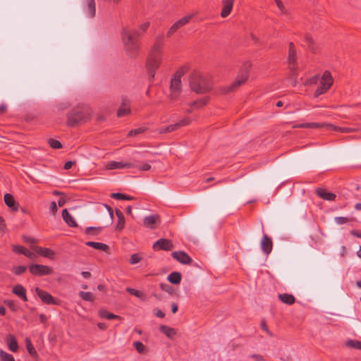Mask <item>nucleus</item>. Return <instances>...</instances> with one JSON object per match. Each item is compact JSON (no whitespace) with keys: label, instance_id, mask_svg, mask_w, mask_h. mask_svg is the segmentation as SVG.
<instances>
[{"label":"nucleus","instance_id":"f257e3e1","mask_svg":"<svg viewBox=\"0 0 361 361\" xmlns=\"http://www.w3.org/2000/svg\"><path fill=\"white\" fill-rule=\"evenodd\" d=\"M120 34L126 54L130 57H133L138 48L137 39L140 35L139 32L128 25H123Z\"/></svg>","mask_w":361,"mask_h":361},{"label":"nucleus","instance_id":"f03ea898","mask_svg":"<svg viewBox=\"0 0 361 361\" xmlns=\"http://www.w3.org/2000/svg\"><path fill=\"white\" fill-rule=\"evenodd\" d=\"M189 83L191 90L198 94L205 93L210 89L208 80L197 73L190 75Z\"/></svg>","mask_w":361,"mask_h":361},{"label":"nucleus","instance_id":"7ed1b4c3","mask_svg":"<svg viewBox=\"0 0 361 361\" xmlns=\"http://www.w3.org/2000/svg\"><path fill=\"white\" fill-rule=\"evenodd\" d=\"M183 75V71H178L172 78L170 84L169 97L171 100H176L181 92V77Z\"/></svg>","mask_w":361,"mask_h":361},{"label":"nucleus","instance_id":"20e7f679","mask_svg":"<svg viewBox=\"0 0 361 361\" xmlns=\"http://www.w3.org/2000/svg\"><path fill=\"white\" fill-rule=\"evenodd\" d=\"M88 117L87 113L79 109H73L67 115V123L70 126H75L87 120Z\"/></svg>","mask_w":361,"mask_h":361},{"label":"nucleus","instance_id":"39448f33","mask_svg":"<svg viewBox=\"0 0 361 361\" xmlns=\"http://www.w3.org/2000/svg\"><path fill=\"white\" fill-rule=\"evenodd\" d=\"M333 78L329 71H325L321 78L319 86L314 92V96L319 97L320 94L325 93L332 85Z\"/></svg>","mask_w":361,"mask_h":361},{"label":"nucleus","instance_id":"423d86ee","mask_svg":"<svg viewBox=\"0 0 361 361\" xmlns=\"http://www.w3.org/2000/svg\"><path fill=\"white\" fill-rule=\"evenodd\" d=\"M249 77V71L247 68H243L240 71L238 78L235 82H233L231 85L227 86L224 88L223 91L225 93H228L230 92L234 91L237 87L243 85Z\"/></svg>","mask_w":361,"mask_h":361},{"label":"nucleus","instance_id":"0eeeda50","mask_svg":"<svg viewBox=\"0 0 361 361\" xmlns=\"http://www.w3.org/2000/svg\"><path fill=\"white\" fill-rule=\"evenodd\" d=\"M161 61V57L158 52H155L149 59L147 61V68L152 78L154 77V71L159 67Z\"/></svg>","mask_w":361,"mask_h":361},{"label":"nucleus","instance_id":"6e6552de","mask_svg":"<svg viewBox=\"0 0 361 361\" xmlns=\"http://www.w3.org/2000/svg\"><path fill=\"white\" fill-rule=\"evenodd\" d=\"M306 126H307V128H319L322 126H326L327 128H329L330 129L338 130L341 133H350V132H354V131L357 130L356 128H338V127L334 126L332 124H329V123L321 124V123H307Z\"/></svg>","mask_w":361,"mask_h":361},{"label":"nucleus","instance_id":"1a4fd4ad","mask_svg":"<svg viewBox=\"0 0 361 361\" xmlns=\"http://www.w3.org/2000/svg\"><path fill=\"white\" fill-rule=\"evenodd\" d=\"M29 270L32 274L38 276L48 275L52 272V270L50 267L37 264L30 265Z\"/></svg>","mask_w":361,"mask_h":361},{"label":"nucleus","instance_id":"9d476101","mask_svg":"<svg viewBox=\"0 0 361 361\" xmlns=\"http://www.w3.org/2000/svg\"><path fill=\"white\" fill-rule=\"evenodd\" d=\"M133 167H135L134 164L126 161H112L105 164V169L106 170L123 169Z\"/></svg>","mask_w":361,"mask_h":361},{"label":"nucleus","instance_id":"9b49d317","mask_svg":"<svg viewBox=\"0 0 361 361\" xmlns=\"http://www.w3.org/2000/svg\"><path fill=\"white\" fill-rule=\"evenodd\" d=\"M173 247L172 243L169 240L161 238L157 240L153 245L154 250H170Z\"/></svg>","mask_w":361,"mask_h":361},{"label":"nucleus","instance_id":"f8f14e48","mask_svg":"<svg viewBox=\"0 0 361 361\" xmlns=\"http://www.w3.org/2000/svg\"><path fill=\"white\" fill-rule=\"evenodd\" d=\"M35 292L39 298L47 304H56L55 299L47 292L43 291L37 288Z\"/></svg>","mask_w":361,"mask_h":361},{"label":"nucleus","instance_id":"ddd939ff","mask_svg":"<svg viewBox=\"0 0 361 361\" xmlns=\"http://www.w3.org/2000/svg\"><path fill=\"white\" fill-rule=\"evenodd\" d=\"M172 256L176 260L184 264H188L191 262V258L185 252H173Z\"/></svg>","mask_w":361,"mask_h":361},{"label":"nucleus","instance_id":"4468645a","mask_svg":"<svg viewBox=\"0 0 361 361\" xmlns=\"http://www.w3.org/2000/svg\"><path fill=\"white\" fill-rule=\"evenodd\" d=\"M159 222V217L157 215H151L145 216L143 220V224L145 226L154 228L156 227V225Z\"/></svg>","mask_w":361,"mask_h":361},{"label":"nucleus","instance_id":"2eb2a0df","mask_svg":"<svg viewBox=\"0 0 361 361\" xmlns=\"http://www.w3.org/2000/svg\"><path fill=\"white\" fill-rule=\"evenodd\" d=\"M261 249L265 254H269L272 250V242L271 240L267 235H264L261 240Z\"/></svg>","mask_w":361,"mask_h":361},{"label":"nucleus","instance_id":"dca6fc26","mask_svg":"<svg viewBox=\"0 0 361 361\" xmlns=\"http://www.w3.org/2000/svg\"><path fill=\"white\" fill-rule=\"evenodd\" d=\"M234 0H223V8L221 12L222 18L227 17L231 12Z\"/></svg>","mask_w":361,"mask_h":361},{"label":"nucleus","instance_id":"f3484780","mask_svg":"<svg viewBox=\"0 0 361 361\" xmlns=\"http://www.w3.org/2000/svg\"><path fill=\"white\" fill-rule=\"evenodd\" d=\"M160 331L164 334L169 338H173L176 335V330L173 328L169 327L166 325H161L159 327Z\"/></svg>","mask_w":361,"mask_h":361},{"label":"nucleus","instance_id":"a211bd4d","mask_svg":"<svg viewBox=\"0 0 361 361\" xmlns=\"http://www.w3.org/2000/svg\"><path fill=\"white\" fill-rule=\"evenodd\" d=\"M317 194L320 197H322V199L326 200L332 201V200H334V199L336 198L335 194H334L332 192H329L324 189H318L317 190Z\"/></svg>","mask_w":361,"mask_h":361},{"label":"nucleus","instance_id":"6ab92c4d","mask_svg":"<svg viewBox=\"0 0 361 361\" xmlns=\"http://www.w3.org/2000/svg\"><path fill=\"white\" fill-rule=\"evenodd\" d=\"M13 293L21 298L24 301L27 300L25 289L20 284H18L13 288Z\"/></svg>","mask_w":361,"mask_h":361},{"label":"nucleus","instance_id":"aec40b11","mask_svg":"<svg viewBox=\"0 0 361 361\" xmlns=\"http://www.w3.org/2000/svg\"><path fill=\"white\" fill-rule=\"evenodd\" d=\"M4 202L5 204L11 208L12 210H17L16 202L13 198V197L11 194H6L4 195Z\"/></svg>","mask_w":361,"mask_h":361},{"label":"nucleus","instance_id":"412c9836","mask_svg":"<svg viewBox=\"0 0 361 361\" xmlns=\"http://www.w3.org/2000/svg\"><path fill=\"white\" fill-rule=\"evenodd\" d=\"M62 217L68 226H77L73 217L68 212L66 209L63 210Z\"/></svg>","mask_w":361,"mask_h":361},{"label":"nucleus","instance_id":"4be33fe9","mask_svg":"<svg viewBox=\"0 0 361 361\" xmlns=\"http://www.w3.org/2000/svg\"><path fill=\"white\" fill-rule=\"evenodd\" d=\"M8 348L12 352H16L18 349V345L14 336L10 335L7 340Z\"/></svg>","mask_w":361,"mask_h":361},{"label":"nucleus","instance_id":"5701e85b","mask_svg":"<svg viewBox=\"0 0 361 361\" xmlns=\"http://www.w3.org/2000/svg\"><path fill=\"white\" fill-rule=\"evenodd\" d=\"M87 4V15L89 18H93L95 15V3L94 0H86Z\"/></svg>","mask_w":361,"mask_h":361},{"label":"nucleus","instance_id":"b1692460","mask_svg":"<svg viewBox=\"0 0 361 361\" xmlns=\"http://www.w3.org/2000/svg\"><path fill=\"white\" fill-rule=\"evenodd\" d=\"M279 298L283 303L287 305H292L295 300L293 295L287 293L279 294Z\"/></svg>","mask_w":361,"mask_h":361},{"label":"nucleus","instance_id":"393cba45","mask_svg":"<svg viewBox=\"0 0 361 361\" xmlns=\"http://www.w3.org/2000/svg\"><path fill=\"white\" fill-rule=\"evenodd\" d=\"M179 128H180V125H178V123L177 122V123H176L174 124L169 125V126H168L166 128H159V129L157 130V131H158L159 133L163 134V133H167L173 132L174 130H176Z\"/></svg>","mask_w":361,"mask_h":361},{"label":"nucleus","instance_id":"a878e982","mask_svg":"<svg viewBox=\"0 0 361 361\" xmlns=\"http://www.w3.org/2000/svg\"><path fill=\"white\" fill-rule=\"evenodd\" d=\"M130 112V109L126 101H123L121 107L118 110L117 115L118 116H123L125 115L128 114Z\"/></svg>","mask_w":361,"mask_h":361},{"label":"nucleus","instance_id":"bb28decb","mask_svg":"<svg viewBox=\"0 0 361 361\" xmlns=\"http://www.w3.org/2000/svg\"><path fill=\"white\" fill-rule=\"evenodd\" d=\"M116 214L118 219V224L116 225V229L117 230H122L124 227V224H125V218H124V216L123 214V213L118 210V209H116Z\"/></svg>","mask_w":361,"mask_h":361},{"label":"nucleus","instance_id":"cd10ccee","mask_svg":"<svg viewBox=\"0 0 361 361\" xmlns=\"http://www.w3.org/2000/svg\"><path fill=\"white\" fill-rule=\"evenodd\" d=\"M168 280L173 284H178L181 280V275L178 272H173L168 276Z\"/></svg>","mask_w":361,"mask_h":361},{"label":"nucleus","instance_id":"c85d7f7f","mask_svg":"<svg viewBox=\"0 0 361 361\" xmlns=\"http://www.w3.org/2000/svg\"><path fill=\"white\" fill-rule=\"evenodd\" d=\"M86 244L88 246H90L92 247H94L97 250H102L104 251H106L108 250V246L106 244L102 243H96V242H87Z\"/></svg>","mask_w":361,"mask_h":361},{"label":"nucleus","instance_id":"c756f323","mask_svg":"<svg viewBox=\"0 0 361 361\" xmlns=\"http://www.w3.org/2000/svg\"><path fill=\"white\" fill-rule=\"evenodd\" d=\"M79 295L84 300L89 301V302H92L95 299V297L93 295V293H92L90 292L80 291Z\"/></svg>","mask_w":361,"mask_h":361},{"label":"nucleus","instance_id":"7c9ffc66","mask_svg":"<svg viewBox=\"0 0 361 361\" xmlns=\"http://www.w3.org/2000/svg\"><path fill=\"white\" fill-rule=\"evenodd\" d=\"M288 63L290 66L291 69H293V66L296 63L297 58H296V51H293L291 50V51H288Z\"/></svg>","mask_w":361,"mask_h":361},{"label":"nucleus","instance_id":"2f4dec72","mask_svg":"<svg viewBox=\"0 0 361 361\" xmlns=\"http://www.w3.org/2000/svg\"><path fill=\"white\" fill-rule=\"evenodd\" d=\"M99 315L102 318H106L109 319L119 318L118 315L110 313L106 310H100L99 311Z\"/></svg>","mask_w":361,"mask_h":361},{"label":"nucleus","instance_id":"473e14b6","mask_svg":"<svg viewBox=\"0 0 361 361\" xmlns=\"http://www.w3.org/2000/svg\"><path fill=\"white\" fill-rule=\"evenodd\" d=\"M194 16L192 14H190V15H188V16H185L184 17H183L182 18L179 19L178 20H177L176 22V23L178 25V27L180 28V27L186 25L187 23H189V21L190 20V19L193 17Z\"/></svg>","mask_w":361,"mask_h":361},{"label":"nucleus","instance_id":"72a5a7b5","mask_svg":"<svg viewBox=\"0 0 361 361\" xmlns=\"http://www.w3.org/2000/svg\"><path fill=\"white\" fill-rule=\"evenodd\" d=\"M25 343H26L27 350L29 354L31 355L32 356H37V351L35 350L30 338H27L25 339Z\"/></svg>","mask_w":361,"mask_h":361},{"label":"nucleus","instance_id":"f704fd0d","mask_svg":"<svg viewBox=\"0 0 361 361\" xmlns=\"http://www.w3.org/2000/svg\"><path fill=\"white\" fill-rule=\"evenodd\" d=\"M0 358L1 361H16L12 355L0 350Z\"/></svg>","mask_w":361,"mask_h":361},{"label":"nucleus","instance_id":"c9c22d12","mask_svg":"<svg viewBox=\"0 0 361 361\" xmlns=\"http://www.w3.org/2000/svg\"><path fill=\"white\" fill-rule=\"evenodd\" d=\"M126 290L129 293L135 295L137 298H141V299H144L145 297V294L142 292L140 291V290H135V289H133V288H127Z\"/></svg>","mask_w":361,"mask_h":361},{"label":"nucleus","instance_id":"e433bc0d","mask_svg":"<svg viewBox=\"0 0 361 361\" xmlns=\"http://www.w3.org/2000/svg\"><path fill=\"white\" fill-rule=\"evenodd\" d=\"M346 345L350 348L361 350V342L358 341L348 340L346 342Z\"/></svg>","mask_w":361,"mask_h":361},{"label":"nucleus","instance_id":"4c0bfd02","mask_svg":"<svg viewBox=\"0 0 361 361\" xmlns=\"http://www.w3.org/2000/svg\"><path fill=\"white\" fill-rule=\"evenodd\" d=\"M146 130H147L146 128H144V127H140V128H138L137 129L131 130L128 133V136H129V137L136 136L138 134H140V133H142L145 132Z\"/></svg>","mask_w":361,"mask_h":361},{"label":"nucleus","instance_id":"58836bf2","mask_svg":"<svg viewBox=\"0 0 361 361\" xmlns=\"http://www.w3.org/2000/svg\"><path fill=\"white\" fill-rule=\"evenodd\" d=\"M48 142L52 148L60 149L62 147L61 142L56 140L49 139Z\"/></svg>","mask_w":361,"mask_h":361},{"label":"nucleus","instance_id":"ea45409f","mask_svg":"<svg viewBox=\"0 0 361 361\" xmlns=\"http://www.w3.org/2000/svg\"><path fill=\"white\" fill-rule=\"evenodd\" d=\"M134 346L137 351L140 353H144L145 352V346L140 341L134 343Z\"/></svg>","mask_w":361,"mask_h":361},{"label":"nucleus","instance_id":"a19ab883","mask_svg":"<svg viewBox=\"0 0 361 361\" xmlns=\"http://www.w3.org/2000/svg\"><path fill=\"white\" fill-rule=\"evenodd\" d=\"M102 228H96V227H88L85 230V233L89 235H94L101 231Z\"/></svg>","mask_w":361,"mask_h":361},{"label":"nucleus","instance_id":"79ce46f5","mask_svg":"<svg viewBox=\"0 0 361 361\" xmlns=\"http://www.w3.org/2000/svg\"><path fill=\"white\" fill-rule=\"evenodd\" d=\"M26 269L27 268L25 266H18L13 268V271L16 275H20L25 272Z\"/></svg>","mask_w":361,"mask_h":361},{"label":"nucleus","instance_id":"37998d69","mask_svg":"<svg viewBox=\"0 0 361 361\" xmlns=\"http://www.w3.org/2000/svg\"><path fill=\"white\" fill-rule=\"evenodd\" d=\"M42 256L49 259H53L54 256V252L49 248H44Z\"/></svg>","mask_w":361,"mask_h":361},{"label":"nucleus","instance_id":"c03bdc74","mask_svg":"<svg viewBox=\"0 0 361 361\" xmlns=\"http://www.w3.org/2000/svg\"><path fill=\"white\" fill-rule=\"evenodd\" d=\"M334 221L337 224H343L349 221V219L346 217L337 216L334 218Z\"/></svg>","mask_w":361,"mask_h":361},{"label":"nucleus","instance_id":"a18cd8bd","mask_svg":"<svg viewBox=\"0 0 361 361\" xmlns=\"http://www.w3.org/2000/svg\"><path fill=\"white\" fill-rule=\"evenodd\" d=\"M191 123V119L190 118L185 117L180 119L178 121V125H180V128L182 126H188Z\"/></svg>","mask_w":361,"mask_h":361},{"label":"nucleus","instance_id":"49530a36","mask_svg":"<svg viewBox=\"0 0 361 361\" xmlns=\"http://www.w3.org/2000/svg\"><path fill=\"white\" fill-rule=\"evenodd\" d=\"M13 250L15 252L23 254L24 255H25V252L27 250L26 248H25L23 246H20V245H13Z\"/></svg>","mask_w":361,"mask_h":361},{"label":"nucleus","instance_id":"de8ad7c7","mask_svg":"<svg viewBox=\"0 0 361 361\" xmlns=\"http://www.w3.org/2000/svg\"><path fill=\"white\" fill-rule=\"evenodd\" d=\"M178 29L179 27L178 25L176 23H174L168 31V36L172 35Z\"/></svg>","mask_w":361,"mask_h":361},{"label":"nucleus","instance_id":"09e8293b","mask_svg":"<svg viewBox=\"0 0 361 361\" xmlns=\"http://www.w3.org/2000/svg\"><path fill=\"white\" fill-rule=\"evenodd\" d=\"M161 288L165 291V292H167L170 294H172L173 293V288H171V286H169V285L167 284H161Z\"/></svg>","mask_w":361,"mask_h":361},{"label":"nucleus","instance_id":"8fccbe9b","mask_svg":"<svg viewBox=\"0 0 361 361\" xmlns=\"http://www.w3.org/2000/svg\"><path fill=\"white\" fill-rule=\"evenodd\" d=\"M275 2L278 6V8L283 13H286V9L281 0H275Z\"/></svg>","mask_w":361,"mask_h":361},{"label":"nucleus","instance_id":"3c124183","mask_svg":"<svg viewBox=\"0 0 361 361\" xmlns=\"http://www.w3.org/2000/svg\"><path fill=\"white\" fill-rule=\"evenodd\" d=\"M140 260V257L136 254L133 255L130 257V263L133 264H137Z\"/></svg>","mask_w":361,"mask_h":361},{"label":"nucleus","instance_id":"603ef678","mask_svg":"<svg viewBox=\"0 0 361 361\" xmlns=\"http://www.w3.org/2000/svg\"><path fill=\"white\" fill-rule=\"evenodd\" d=\"M5 303L9 307V308L13 310H16V305L15 302L13 300H6L5 301Z\"/></svg>","mask_w":361,"mask_h":361},{"label":"nucleus","instance_id":"864d4df0","mask_svg":"<svg viewBox=\"0 0 361 361\" xmlns=\"http://www.w3.org/2000/svg\"><path fill=\"white\" fill-rule=\"evenodd\" d=\"M5 226L6 225L4 220L2 217L0 216V236L2 235L4 233Z\"/></svg>","mask_w":361,"mask_h":361},{"label":"nucleus","instance_id":"5fc2aeb1","mask_svg":"<svg viewBox=\"0 0 361 361\" xmlns=\"http://www.w3.org/2000/svg\"><path fill=\"white\" fill-rule=\"evenodd\" d=\"M111 197L116 200H124L125 195L122 193H112Z\"/></svg>","mask_w":361,"mask_h":361},{"label":"nucleus","instance_id":"6e6d98bb","mask_svg":"<svg viewBox=\"0 0 361 361\" xmlns=\"http://www.w3.org/2000/svg\"><path fill=\"white\" fill-rule=\"evenodd\" d=\"M261 328L262 329V330L264 331H265L266 333H267L269 336H272V334L271 332L268 329V326H267V324H265L264 322H262L261 323Z\"/></svg>","mask_w":361,"mask_h":361},{"label":"nucleus","instance_id":"4d7b16f0","mask_svg":"<svg viewBox=\"0 0 361 361\" xmlns=\"http://www.w3.org/2000/svg\"><path fill=\"white\" fill-rule=\"evenodd\" d=\"M149 25H150L149 22H145L140 25V30L142 32H145L149 27Z\"/></svg>","mask_w":361,"mask_h":361},{"label":"nucleus","instance_id":"13d9d810","mask_svg":"<svg viewBox=\"0 0 361 361\" xmlns=\"http://www.w3.org/2000/svg\"><path fill=\"white\" fill-rule=\"evenodd\" d=\"M50 209L54 215L57 212L58 209L55 202H51Z\"/></svg>","mask_w":361,"mask_h":361},{"label":"nucleus","instance_id":"bf43d9fd","mask_svg":"<svg viewBox=\"0 0 361 361\" xmlns=\"http://www.w3.org/2000/svg\"><path fill=\"white\" fill-rule=\"evenodd\" d=\"M150 169H151V166L147 163L142 164L140 166V169L142 171H149Z\"/></svg>","mask_w":361,"mask_h":361},{"label":"nucleus","instance_id":"052dcab7","mask_svg":"<svg viewBox=\"0 0 361 361\" xmlns=\"http://www.w3.org/2000/svg\"><path fill=\"white\" fill-rule=\"evenodd\" d=\"M317 80H318V76L316 75V76L310 78L308 81H307V85L316 84L317 82Z\"/></svg>","mask_w":361,"mask_h":361},{"label":"nucleus","instance_id":"680f3d73","mask_svg":"<svg viewBox=\"0 0 361 361\" xmlns=\"http://www.w3.org/2000/svg\"><path fill=\"white\" fill-rule=\"evenodd\" d=\"M25 255L31 259H33L36 257V255L34 253L27 250H26Z\"/></svg>","mask_w":361,"mask_h":361},{"label":"nucleus","instance_id":"e2e57ef3","mask_svg":"<svg viewBox=\"0 0 361 361\" xmlns=\"http://www.w3.org/2000/svg\"><path fill=\"white\" fill-rule=\"evenodd\" d=\"M251 357L255 360V361H264V358L262 356L259 355H252L251 356Z\"/></svg>","mask_w":361,"mask_h":361},{"label":"nucleus","instance_id":"0e129e2a","mask_svg":"<svg viewBox=\"0 0 361 361\" xmlns=\"http://www.w3.org/2000/svg\"><path fill=\"white\" fill-rule=\"evenodd\" d=\"M74 164H75V162H73L72 161H67L64 165V169H70L74 165Z\"/></svg>","mask_w":361,"mask_h":361},{"label":"nucleus","instance_id":"69168bd1","mask_svg":"<svg viewBox=\"0 0 361 361\" xmlns=\"http://www.w3.org/2000/svg\"><path fill=\"white\" fill-rule=\"evenodd\" d=\"M155 315L160 318H163L165 316L164 313L160 310H155Z\"/></svg>","mask_w":361,"mask_h":361},{"label":"nucleus","instance_id":"338daca9","mask_svg":"<svg viewBox=\"0 0 361 361\" xmlns=\"http://www.w3.org/2000/svg\"><path fill=\"white\" fill-rule=\"evenodd\" d=\"M66 202V199L65 197H61L58 202L59 207H63Z\"/></svg>","mask_w":361,"mask_h":361},{"label":"nucleus","instance_id":"774afa93","mask_svg":"<svg viewBox=\"0 0 361 361\" xmlns=\"http://www.w3.org/2000/svg\"><path fill=\"white\" fill-rule=\"evenodd\" d=\"M44 249V248L41 247H35V248H34L35 251L37 253H38V254H39V255H43Z\"/></svg>","mask_w":361,"mask_h":361}]
</instances>
